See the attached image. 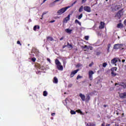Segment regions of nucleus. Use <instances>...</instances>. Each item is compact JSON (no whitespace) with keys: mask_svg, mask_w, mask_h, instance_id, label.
<instances>
[{"mask_svg":"<svg viewBox=\"0 0 126 126\" xmlns=\"http://www.w3.org/2000/svg\"><path fill=\"white\" fill-rule=\"evenodd\" d=\"M104 108H106V107H108V105L104 104L103 105Z\"/></svg>","mask_w":126,"mask_h":126,"instance_id":"nucleus-49","label":"nucleus"},{"mask_svg":"<svg viewBox=\"0 0 126 126\" xmlns=\"http://www.w3.org/2000/svg\"><path fill=\"white\" fill-rule=\"evenodd\" d=\"M115 9H117V10H118V9L119 8H121V6H120V5H116V6H115Z\"/></svg>","mask_w":126,"mask_h":126,"instance_id":"nucleus-31","label":"nucleus"},{"mask_svg":"<svg viewBox=\"0 0 126 126\" xmlns=\"http://www.w3.org/2000/svg\"><path fill=\"white\" fill-rule=\"evenodd\" d=\"M84 39H85L86 41H88L89 40V36H85Z\"/></svg>","mask_w":126,"mask_h":126,"instance_id":"nucleus-32","label":"nucleus"},{"mask_svg":"<svg viewBox=\"0 0 126 126\" xmlns=\"http://www.w3.org/2000/svg\"><path fill=\"white\" fill-rule=\"evenodd\" d=\"M118 63V58H114L111 61V63L112 64H116V63Z\"/></svg>","mask_w":126,"mask_h":126,"instance_id":"nucleus-10","label":"nucleus"},{"mask_svg":"<svg viewBox=\"0 0 126 126\" xmlns=\"http://www.w3.org/2000/svg\"><path fill=\"white\" fill-rule=\"evenodd\" d=\"M101 126H105V124L104 123L102 124Z\"/></svg>","mask_w":126,"mask_h":126,"instance_id":"nucleus-55","label":"nucleus"},{"mask_svg":"<svg viewBox=\"0 0 126 126\" xmlns=\"http://www.w3.org/2000/svg\"><path fill=\"white\" fill-rule=\"evenodd\" d=\"M84 10L87 11V12H91V8L88 6H85L84 7Z\"/></svg>","mask_w":126,"mask_h":126,"instance_id":"nucleus-7","label":"nucleus"},{"mask_svg":"<svg viewBox=\"0 0 126 126\" xmlns=\"http://www.w3.org/2000/svg\"><path fill=\"white\" fill-rule=\"evenodd\" d=\"M107 65H108V64L106 63H104L102 64V66H103V67H106Z\"/></svg>","mask_w":126,"mask_h":126,"instance_id":"nucleus-30","label":"nucleus"},{"mask_svg":"<svg viewBox=\"0 0 126 126\" xmlns=\"http://www.w3.org/2000/svg\"><path fill=\"white\" fill-rule=\"evenodd\" d=\"M123 27H124V25H123V24L120 23L117 25V28H123Z\"/></svg>","mask_w":126,"mask_h":126,"instance_id":"nucleus-17","label":"nucleus"},{"mask_svg":"<svg viewBox=\"0 0 126 126\" xmlns=\"http://www.w3.org/2000/svg\"><path fill=\"white\" fill-rule=\"evenodd\" d=\"M119 97L121 99H125L126 97V92L119 94Z\"/></svg>","mask_w":126,"mask_h":126,"instance_id":"nucleus-9","label":"nucleus"},{"mask_svg":"<svg viewBox=\"0 0 126 126\" xmlns=\"http://www.w3.org/2000/svg\"><path fill=\"white\" fill-rule=\"evenodd\" d=\"M116 114H117V115H119V113L117 112V113H116Z\"/></svg>","mask_w":126,"mask_h":126,"instance_id":"nucleus-59","label":"nucleus"},{"mask_svg":"<svg viewBox=\"0 0 126 126\" xmlns=\"http://www.w3.org/2000/svg\"><path fill=\"white\" fill-rule=\"evenodd\" d=\"M117 85H119V84L116 83V84H115V86H117Z\"/></svg>","mask_w":126,"mask_h":126,"instance_id":"nucleus-57","label":"nucleus"},{"mask_svg":"<svg viewBox=\"0 0 126 126\" xmlns=\"http://www.w3.org/2000/svg\"><path fill=\"white\" fill-rule=\"evenodd\" d=\"M79 71V69H78L77 70L72 71L70 75V77H71V78L73 77V76H74V75H75V74H76V73H77V72H78Z\"/></svg>","mask_w":126,"mask_h":126,"instance_id":"nucleus-6","label":"nucleus"},{"mask_svg":"<svg viewBox=\"0 0 126 126\" xmlns=\"http://www.w3.org/2000/svg\"><path fill=\"white\" fill-rule=\"evenodd\" d=\"M125 66H126V65Z\"/></svg>","mask_w":126,"mask_h":126,"instance_id":"nucleus-61","label":"nucleus"},{"mask_svg":"<svg viewBox=\"0 0 126 126\" xmlns=\"http://www.w3.org/2000/svg\"><path fill=\"white\" fill-rule=\"evenodd\" d=\"M90 100V95L89 94H87L85 101H87V102H89Z\"/></svg>","mask_w":126,"mask_h":126,"instance_id":"nucleus-16","label":"nucleus"},{"mask_svg":"<svg viewBox=\"0 0 126 126\" xmlns=\"http://www.w3.org/2000/svg\"><path fill=\"white\" fill-rule=\"evenodd\" d=\"M87 45L83 46L81 47L82 49H88L89 50V47H87Z\"/></svg>","mask_w":126,"mask_h":126,"instance_id":"nucleus-29","label":"nucleus"},{"mask_svg":"<svg viewBox=\"0 0 126 126\" xmlns=\"http://www.w3.org/2000/svg\"><path fill=\"white\" fill-rule=\"evenodd\" d=\"M107 48V52L109 53V52H110V48H111V43L108 44Z\"/></svg>","mask_w":126,"mask_h":126,"instance_id":"nucleus-22","label":"nucleus"},{"mask_svg":"<svg viewBox=\"0 0 126 126\" xmlns=\"http://www.w3.org/2000/svg\"><path fill=\"white\" fill-rule=\"evenodd\" d=\"M54 40V38L51 36H47V41H53Z\"/></svg>","mask_w":126,"mask_h":126,"instance_id":"nucleus-20","label":"nucleus"},{"mask_svg":"<svg viewBox=\"0 0 126 126\" xmlns=\"http://www.w3.org/2000/svg\"><path fill=\"white\" fill-rule=\"evenodd\" d=\"M79 78H82V76L78 75L77 77V79H79Z\"/></svg>","mask_w":126,"mask_h":126,"instance_id":"nucleus-39","label":"nucleus"},{"mask_svg":"<svg viewBox=\"0 0 126 126\" xmlns=\"http://www.w3.org/2000/svg\"><path fill=\"white\" fill-rule=\"evenodd\" d=\"M125 62H126L125 59L122 60V63H125Z\"/></svg>","mask_w":126,"mask_h":126,"instance_id":"nucleus-53","label":"nucleus"},{"mask_svg":"<svg viewBox=\"0 0 126 126\" xmlns=\"http://www.w3.org/2000/svg\"><path fill=\"white\" fill-rule=\"evenodd\" d=\"M124 14V12H123V11L122 10H120L117 14V15L118 17H121L123 16Z\"/></svg>","mask_w":126,"mask_h":126,"instance_id":"nucleus-11","label":"nucleus"},{"mask_svg":"<svg viewBox=\"0 0 126 126\" xmlns=\"http://www.w3.org/2000/svg\"><path fill=\"white\" fill-rule=\"evenodd\" d=\"M71 87H72V84H69V85H68V88H71Z\"/></svg>","mask_w":126,"mask_h":126,"instance_id":"nucleus-40","label":"nucleus"},{"mask_svg":"<svg viewBox=\"0 0 126 126\" xmlns=\"http://www.w3.org/2000/svg\"><path fill=\"white\" fill-rule=\"evenodd\" d=\"M55 64L57 65V67L59 70H63V66L62 65V63L60 62V61L58 59L55 60Z\"/></svg>","mask_w":126,"mask_h":126,"instance_id":"nucleus-1","label":"nucleus"},{"mask_svg":"<svg viewBox=\"0 0 126 126\" xmlns=\"http://www.w3.org/2000/svg\"><path fill=\"white\" fill-rule=\"evenodd\" d=\"M60 41H63V37H62L60 38Z\"/></svg>","mask_w":126,"mask_h":126,"instance_id":"nucleus-51","label":"nucleus"},{"mask_svg":"<svg viewBox=\"0 0 126 126\" xmlns=\"http://www.w3.org/2000/svg\"><path fill=\"white\" fill-rule=\"evenodd\" d=\"M17 43L19 45H20V46H21V43H20V41L19 40L17 41Z\"/></svg>","mask_w":126,"mask_h":126,"instance_id":"nucleus-44","label":"nucleus"},{"mask_svg":"<svg viewBox=\"0 0 126 126\" xmlns=\"http://www.w3.org/2000/svg\"><path fill=\"white\" fill-rule=\"evenodd\" d=\"M47 61L49 62V63H51V59L50 58H47Z\"/></svg>","mask_w":126,"mask_h":126,"instance_id":"nucleus-48","label":"nucleus"},{"mask_svg":"<svg viewBox=\"0 0 126 126\" xmlns=\"http://www.w3.org/2000/svg\"><path fill=\"white\" fill-rule=\"evenodd\" d=\"M76 2H77V0H75V1H74L71 5V6H73V5L74 4H75V3H76Z\"/></svg>","mask_w":126,"mask_h":126,"instance_id":"nucleus-37","label":"nucleus"},{"mask_svg":"<svg viewBox=\"0 0 126 126\" xmlns=\"http://www.w3.org/2000/svg\"><path fill=\"white\" fill-rule=\"evenodd\" d=\"M90 86H91V84H90Z\"/></svg>","mask_w":126,"mask_h":126,"instance_id":"nucleus-60","label":"nucleus"},{"mask_svg":"<svg viewBox=\"0 0 126 126\" xmlns=\"http://www.w3.org/2000/svg\"><path fill=\"white\" fill-rule=\"evenodd\" d=\"M69 7H70V6H67L59 9L57 11L58 15H62V14H63V13H64V12H65L67 10L68 8H69Z\"/></svg>","mask_w":126,"mask_h":126,"instance_id":"nucleus-2","label":"nucleus"},{"mask_svg":"<svg viewBox=\"0 0 126 126\" xmlns=\"http://www.w3.org/2000/svg\"><path fill=\"white\" fill-rule=\"evenodd\" d=\"M47 0H43V3H44V2H46V1H47Z\"/></svg>","mask_w":126,"mask_h":126,"instance_id":"nucleus-54","label":"nucleus"},{"mask_svg":"<svg viewBox=\"0 0 126 126\" xmlns=\"http://www.w3.org/2000/svg\"><path fill=\"white\" fill-rule=\"evenodd\" d=\"M43 96H44L45 97H46V96H47L48 95V92L46 91H44L43 92Z\"/></svg>","mask_w":126,"mask_h":126,"instance_id":"nucleus-27","label":"nucleus"},{"mask_svg":"<svg viewBox=\"0 0 126 126\" xmlns=\"http://www.w3.org/2000/svg\"><path fill=\"white\" fill-rule=\"evenodd\" d=\"M94 71L92 70L89 71V77L91 81L93 80V74H94Z\"/></svg>","mask_w":126,"mask_h":126,"instance_id":"nucleus-5","label":"nucleus"},{"mask_svg":"<svg viewBox=\"0 0 126 126\" xmlns=\"http://www.w3.org/2000/svg\"><path fill=\"white\" fill-rule=\"evenodd\" d=\"M120 86H122L124 88H126V84L124 83H121V84H120Z\"/></svg>","mask_w":126,"mask_h":126,"instance_id":"nucleus-23","label":"nucleus"},{"mask_svg":"<svg viewBox=\"0 0 126 126\" xmlns=\"http://www.w3.org/2000/svg\"><path fill=\"white\" fill-rule=\"evenodd\" d=\"M117 69H118L117 67H113L111 68V71L112 76H116V75H117V73H115V71H117Z\"/></svg>","mask_w":126,"mask_h":126,"instance_id":"nucleus-4","label":"nucleus"},{"mask_svg":"<svg viewBox=\"0 0 126 126\" xmlns=\"http://www.w3.org/2000/svg\"><path fill=\"white\" fill-rule=\"evenodd\" d=\"M76 112L77 113H78L79 114H80V113L81 112V110L80 109L77 110L76 111Z\"/></svg>","mask_w":126,"mask_h":126,"instance_id":"nucleus-41","label":"nucleus"},{"mask_svg":"<svg viewBox=\"0 0 126 126\" xmlns=\"http://www.w3.org/2000/svg\"><path fill=\"white\" fill-rule=\"evenodd\" d=\"M94 64V63H93V62H92V63L89 65V66H90V67H91V66H92Z\"/></svg>","mask_w":126,"mask_h":126,"instance_id":"nucleus-38","label":"nucleus"},{"mask_svg":"<svg viewBox=\"0 0 126 126\" xmlns=\"http://www.w3.org/2000/svg\"><path fill=\"white\" fill-rule=\"evenodd\" d=\"M83 11V6H81L79 9V12H82Z\"/></svg>","mask_w":126,"mask_h":126,"instance_id":"nucleus-24","label":"nucleus"},{"mask_svg":"<svg viewBox=\"0 0 126 126\" xmlns=\"http://www.w3.org/2000/svg\"><path fill=\"white\" fill-rule=\"evenodd\" d=\"M69 19H70V14H69L66 17H65L64 19V22H67V21H68V20H69Z\"/></svg>","mask_w":126,"mask_h":126,"instance_id":"nucleus-13","label":"nucleus"},{"mask_svg":"<svg viewBox=\"0 0 126 126\" xmlns=\"http://www.w3.org/2000/svg\"><path fill=\"white\" fill-rule=\"evenodd\" d=\"M111 126V125H110V124H106V126Z\"/></svg>","mask_w":126,"mask_h":126,"instance_id":"nucleus-56","label":"nucleus"},{"mask_svg":"<svg viewBox=\"0 0 126 126\" xmlns=\"http://www.w3.org/2000/svg\"><path fill=\"white\" fill-rule=\"evenodd\" d=\"M67 46H68L67 48H68V49H70V50H71L72 48H73L72 47V45L69 44V43L68 42H67Z\"/></svg>","mask_w":126,"mask_h":126,"instance_id":"nucleus-15","label":"nucleus"},{"mask_svg":"<svg viewBox=\"0 0 126 126\" xmlns=\"http://www.w3.org/2000/svg\"><path fill=\"white\" fill-rule=\"evenodd\" d=\"M65 31L66 32V33H69L70 34V33H71V32H72V30L67 29L65 30Z\"/></svg>","mask_w":126,"mask_h":126,"instance_id":"nucleus-19","label":"nucleus"},{"mask_svg":"<svg viewBox=\"0 0 126 126\" xmlns=\"http://www.w3.org/2000/svg\"><path fill=\"white\" fill-rule=\"evenodd\" d=\"M75 23H78L79 25L81 26V23H80V22H79L77 19L75 20Z\"/></svg>","mask_w":126,"mask_h":126,"instance_id":"nucleus-26","label":"nucleus"},{"mask_svg":"<svg viewBox=\"0 0 126 126\" xmlns=\"http://www.w3.org/2000/svg\"><path fill=\"white\" fill-rule=\"evenodd\" d=\"M83 16V14H81L79 16V17H78V19H81V18H82V17Z\"/></svg>","mask_w":126,"mask_h":126,"instance_id":"nucleus-34","label":"nucleus"},{"mask_svg":"<svg viewBox=\"0 0 126 126\" xmlns=\"http://www.w3.org/2000/svg\"><path fill=\"white\" fill-rule=\"evenodd\" d=\"M35 68H40V64L37 63L34 65Z\"/></svg>","mask_w":126,"mask_h":126,"instance_id":"nucleus-25","label":"nucleus"},{"mask_svg":"<svg viewBox=\"0 0 126 126\" xmlns=\"http://www.w3.org/2000/svg\"><path fill=\"white\" fill-rule=\"evenodd\" d=\"M45 14H47V12H44L42 14V17L45 15Z\"/></svg>","mask_w":126,"mask_h":126,"instance_id":"nucleus-43","label":"nucleus"},{"mask_svg":"<svg viewBox=\"0 0 126 126\" xmlns=\"http://www.w3.org/2000/svg\"><path fill=\"white\" fill-rule=\"evenodd\" d=\"M55 115H56V113H53L51 114V116H55Z\"/></svg>","mask_w":126,"mask_h":126,"instance_id":"nucleus-50","label":"nucleus"},{"mask_svg":"<svg viewBox=\"0 0 126 126\" xmlns=\"http://www.w3.org/2000/svg\"><path fill=\"white\" fill-rule=\"evenodd\" d=\"M37 29H40V26H35L33 27L34 31H36V30H37Z\"/></svg>","mask_w":126,"mask_h":126,"instance_id":"nucleus-21","label":"nucleus"},{"mask_svg":"<svg viewBox=\"0 0 126 126\" xmlns=\"http://www.w3.org/2000/svg\"><path fill=\"white\" fill-rule=\"evenodd\" d=\"M89 48H91L90 50H92V47L89 46Z\"/></svg>","mask_w":126,"mask_h":126,"instance_id":"nucleus-58","label":"nucleus"},{"mask_svg":"<svg viewBox=\"0 0 126 126\" xmlns=\"http://www.w3.org/2000/svg\"><path fill=\"white\" fill-rule=\"evenodd\" d=\"M32 62H33V63H35V62H36V58H32Z\"/></svg>","mask_w":126,"mask_h":126,"instance_id":"nucleus-35","label":"nucleus"},{"mask_svg":"<svg viewBox=\"0 0 126 126\" xmlns=\"http://www.w3.org/2000/svg\"><path fill=\"white\" fill-rule=\"evenodd\" d=\"M56 20H53V21H50L49 22V23H54V22H55Z\"/></svg>","mask_w":126,"mask_h":126,"instance_id":"nucleus-45","label":"nucleus"},{"mask_svg":"<svg viewBox=\"0 0 126 126\" xmlns=\"http://www.w3.org/2000/svg\"><path fill=\"white\" fill-rule=\"evenodd\" d=\"M53 81L54 83H55V84H57V83H58L59 81H58V78H57V77H54Z\"/></svg>","mask_w":126,"mask_h":126,"instance_id":"nucleus-18","label":"nucleus"},{"mask_svg":"<svg viewBox=\"0 0 126 126\" xmlns=\"http://www.w3.org/2000/svg\"><path fill=\"white\" fill-rule=\"evenodd\" d=\"M70 114L71 115H75V114H76V111H74V110H71Z\"/></svg>","mask_w":126,"mask_h":126,"instance_id":"nucleus-28","label":"nucleus"},{"mask_svg":"<svg viewBox=\"0 0 126 126\" xmlns=\"http://www.w3.org/2000/svg\"><path fill=\"white\" fill-rule=\"evenodd\" d=\"M80 115H84V114H83V112H82V111H81V112H80Z\"/></svg>","mask_w":126,"mask_h":126,"instance_id":"nucleus-52","label":"nucleus"},{"mask_svg":"<svg viewBox=\"0 0 126 126\" xmlns=\"http://www.w3.org/2000/svg\"><path fill=\"white\" fill-rule=\"evenodd\" d=\"M68 47L67 44L66 45H64V46H63V49H64V48H65V47Z\"/></svg>","mask_w":126,"mask_h":126,"instance_id":"nucleus-47","label":"nucleus"},{"mask_svg":"<svg viewBox=\"0 0 126 126\" xmlns=\"http://www.w3.org/2000/svg\"><path fill=\"white\" fill-rule=\"evenodd\" d=\"M61 0H55L53 2V3H51V4H55L56 2H58V1H60Z\"/></svg>","mask_w":126,"mask_h":126,"instance_id":"nucleus-33","label":"nucleus"},{"mask_svg":"<svg viewBox=\"0 0 126 126\" xmlns=\"http://www.w3.org/2000/svg\"><path fill=\"white\" fill-rule=\"evenodd\" d=\"M123 45L122 44H115L114 45L113 48L115 50H119V49H122V50H124V48H123Z\"/></svg>","mask_w":126,"mask_h":126,"instance_id":"nucleus-3","label":"nucleus"},{"mask_svg":"<svg viewBox=\"0 0 126 126\" xmlns=\"http://www.w3.org/2000/svg\"><path fill=\"white\" fill-rule=\"evenodd\" d=\"M79 97H80L81 99L84 102L85 101V95L83 94H80L79 95Z\"/></svg>","mask_w":126,"mask_h":126,"instance_id":"nucleus-12","label":"nucleus"},{"mask_svg":"<svg viewBox=\"0 0 126 126\" xmlns=\"http://www.w3.org/2000/svg\"><path fill=\"white\" fill-rule=\"evenodd\" d=\"M86 0H82V3H85V2H86Z\"/></svg>","mask_w":126,"mask_h":126,"instance_id":"nucleus-42","label":"nucleus"},{"mask_svg":"<svg viewBox=\"0 0 126 126\" xmlns=\"http://www.w3.org/2000/svg\"><path fill=\"white\" fill-rule=\"evenodd\" d=\"M102 53L101 52H96V56H100Z\"/></svg>","mask_w":126,"mask_h":126,"instance_id":"nucleus-36","label":"nucleus"},{"mask_svg":"<svg viewBox=\"0 0 126 126\" xmlns=\"http://www.w3.org/2000/svg\"><path fill=\"white\" fill-rule=\"evenodd\" d=\"M87 126H96V124H95V123L89 122L87 123Z\"/></svg>","mask_w":126,"mask_h":126,"instance_id":"nucleus-14","label":"nucleus"},{"mask_svg":"<svg viewBox=\"0 0 126 126\" xmlns=\"http://www.w3.org/2000/svg\"><path fill=\"white\" fill-rule=\"evenodd\" d=\"M98 28L99 29H104L105 28V23L104 22H100Z\"/></svg>","mask_w":126,"mask_h":126,"instance_id":"nucleus-8","label":"nucleus"},{"mask_svg":"<svg viewBox=\"0 0 126 126\" xmlns=\"http://www.w3.org/2000/svg\"><path fill=\"white\" fill-rule=\"evenodd\" d=\"M124 25H125V26H126V19L124 20Z\"/></svg>","mask_w":126,"mask_h":126,"instance_id":"nucleus-46","label":"nucleus"}]
</instances>
